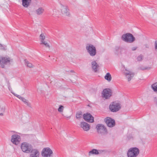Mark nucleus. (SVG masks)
Instances as JSON below:
<instances>
[{"label":"nucleus","mask_w":157,"mask_h":157,"mask_svg":"<svg viewBox=\"0 0 157 157\" xmlns=\"http://www.w3.org/2000/svg\"><path fill=\"white\" fill-rule=\"evenodd\" d=\"M103 97L107 99L109 98L112 95L111 90L109 88H106L103 90L102 92Z\"/></svg>","instance_id":"1a4fd4ad"},{"label":"nucleus","mask_w":157,"mask_h":157,"mask_svg":"<svg viewBox=\"0 0 157 157\" xmlns=\"http://www.w3.org/2000/svg\"><path fill=\"white\" fill-rule=\"evenodd\" d=\"M22 5L25 8L28 7L31 3V0H22Z\"/></svg>","instance_id":"f3484780"},{"label":"nucleus","mask_w":157,"mask_h":157,"mask_svg":"<svg viewBox=\"0 0 157 157\" xmlns=\"http://www.w3.org/2000/svg\"><path fill=\"white\" fill-rule=\"evenodd\" d=\"M44 10L42 8L40 7L36 10V12L38 15L41 14L44 12Z\"/></svg>","instance_id":"5701e85b"},{"label":"nucleus","mask_w":157,"mask_h":157,"mask_svg":"<svg viewBox=\"0 0 157 157\" xmlns=\"http://www.w3.org/2000/svg\"><path fill=\"white\" fill-rule=\"evenodd\" d=\"M5 107H2L0 108V112L3 113L5 112Z\"/></svg>","instance_id":"7c9ffc66"},{"label":"nucleus","mask_w":157,"mask_h":157,"mask_svg":"<svg viewBox=\"0 0 157 157\" xmlns=\"http://www.w3.org/2000/svg\"><path fill=\"white\" fill-rule=\"evenodd\" d=\"M151 67H144V68H141V69L142 70H149L151 69Z\"/></svg>","instance_id":"f704fd0d"},{"label":"nucleus","mask_w":157,"mask_h":157,"mask_svg":"<svg viewBox=\"0 0 157 157\" xmlns=\"http://www.w3.org/2000/svg\"><path fill=\"white\" fill-rule=\"evenodd\" d=\"M20 140V136L18 135H14L12 136L11 141L15 145H18L19 143Z\"/></svg>","instance_id":"f8f14e48"},{"label":"nucleus","mask_w":157,"mask_h":157,"mask_svg":"<svg viewBox=\"0 0 157 157\" xmlns=\"http://www.w3.org/2000/svg\"><path fill=\"white\" fill-rule=\"evenodd\" d=\"M91 64L93 69L94 70V72H97L98 71L97 68L99 67L98 65L95 61L92 62Z\"/></svg>","instance_id":"a211bd4d"},{"label":"nucleus","mask_w":157,"mask_h":157,"mask_svg":"<svg viewBox=\"0 0 157 157\" xmlns=\"http://www.w3.org/2000/svg\"><path fill=\"white\" fill-rule=\"evenodd\" d=\"M155 50L157 51V40L155 42Z\"/></svg>","instance_id":"473e14b6"},{"label":"nucleus","mask_w":157,"mask_h":157,"mask_svg":"<svg viewBox=\"0 0 157 157\" xmlns=\"http://www.w3.org/2000/svg\"><path fill=\"white\" fill-rule=\"evenodd\" d=\"M98 155V151L96 149H93L89 152V155H90L92 154Z\"/></svg>","instance_id":"6ab92c4d"},{"label":"nucleus","mask_w":157,"mask_h":157,"mask_svg":"<svg viewBox=\"0 0 157 157\" xmlns=\"http://www.w3.org/2000/svg\"><path fill=\"white\" fill-rule=\"evenodd\" d=\"M11 92L16 97H17V95H18L16 94H15L14 93H13V92Z\"/></svg>","instance_id":"4c0bfd02"},{"label":"nucleus","mask_w":157,"mask_h":157,"mask_svg":"<svg viewBox=\"0 0 157 157\" xmlns=\"http://www.w3.org/2000/svg\"><path fill=\"white\" fill-rule=\"evenodd\" d=\"M154 102L157 106V97H155L154 98Z\"/></svg>","instance_id":"c9c22d12"},{"label":"nucleus","mask_w":157,"mask_h":157,"mask_svg":"<svg viewBox=\"0 0 157 157\" xmlns=\"http://www.w3.org/2000/svg\"><path fill=\"white\" fill-rule=\"evenodd\" d=\"M25 65L27 67L30 68L32 67H33V65L31 63H29L26 59H25Z\"/></svg>","instance_id":"b1692460"},{"label":"nucleus","mask_w":157,"mask_h":157,"mask_svg":"<svg viewBox=\"0 0 157 157\" xmlns=\"http://www.w3.org/2000/svg\"><path fill=\"white\" fill-rule=\"evenodd\" d=\"M71 72H73V70H71Z\"/></svg>","instance_id":"37998d69"},{"label":"nucleus","mask_w":157,"mask_h":157,"mask_svg":"<svg viewBox=\"0 0 157 157\" xmlns=\"http://www.w3.org/2000/svg\"><path fill=\"white\" fill-rule=\"evenodd\" d=\"M7 85H8V89L10 91L11 90V86H10V83L9 82V81H8L7 82Z\"/></svg>","instance_id":"2f4dec72"},{"label":"nucleus","mask_w":157,"mask_h":157,"mask_svg":"<svg viewBox=\"0 0 157 157\" xmlns=\"http://www.w3.org/2000/svg\"><path fill=\"white\" fill-rule=\"evenodd\" d=\"M139 150L137 147L131 148L127 152V156L128 157H136L139 154Z\"/></svg>","instance_id":"f03ea898"},{"label":"nucleus","mask_w":157,"mask_h":157,"mask_svg":"<svg viewBox=\"0 0 157 157\" xmlns=\"http://www.w3.org/2000/svg\"><path fill=\"white\" fill-rule=\"evenodd\" d=\"M121 107L120 103L117 101H114L111 103L109 106V109L113 112H117Z\"/></svg>","instance_id":"7ed1b4c3"},{"label":"nucleus","mask_w":157,"mask_h":157,"mask_svg":"<svg viewBox=\"0 0 157 157\" xmlns=\"http://www.w3.org/2000/svg\"><path fill=\"white\" fill-rule=\"evenodd\" d=\"M25 98L21 97V98L20 99L22 101L23 98Z\"/></svg>","instance_id":"a19ab883"},{"label":"nucleus","mask_w":157,"mask_h":157,"mask_svg":"<svg viewBox=\"0 0 157 157\" xmlns=\"http://www.w3.org/2000/svg\"><path fill=\"white\" fill-rule=\"evenodd\" d=\"M82 113L81 111L77 112L76 114V117L77 119H79L82 118Z\"/></svg>","instance_id":"4be33fe9"},{"label":"nucleus","mask_w":157,"mask_h":157,"mask_svg":"<svg viewBox=\"0 0 157 157\" xmlns=\"http://www.w3.org/2000/svg\"><path fill=\"white\" fill-rule=\"evenodd\" d=\"M52 154V150L48 147L44 148L41 153V155L43 157H51Z\"/></svg>","instance_id":"423d86ee"},{"label":"nucleus","mask_w":157,"mask_h":157,"mask_svg":"<svg viewBox=\"0 0 157 157\" xmlns=\"http://www.w3.org/2000/svg\"><path fill=\"white\" fill-rule=\"evenodd\" d=\"M40 44H44L46 47H48V48H49L50 46L49 44L47 43V42H45V41H42L40 43Z\"/></svg>","instance_id":"bb28decb"},{"label":"nucleus","mask_w":157,"mask_h":157,"mask_svg":"<svg viewBox=\"0 0 157 157\" xmlns=\"http://www.w3.org/2000/svg\"><path fill=\"white\" fill-rule=\"evenodd\" d=\"M13 62V59H11L9 57H2L1 59V63H2L5 65H9L10 63H12Z\"/></svg>","instance_id":"9d476101"},{"label":"nucleus","mask_w":157,"mask_h":157,"mask_svg":"<svg viewBox=\"0 0 157 157\" xmlns=\"http://www.w3.org/2000/svg\"><path fill=\"white\" fill-rule=\"evenodd\" d=\"M98 152L99 153V154L101 153L102 152H105L106 151L105 150H98Z\"/></svg>","instance_id":"72a5a7b5"},{"label":"nucleus","mask_w":157,"mask_h":157,"mask_svg":"<svg viewBox=\"0 0 157 157\" xmlns=\"http://www.w3.org/2000/svg\"><path fill=\"white\" fill-rule=\"evenodd\" d=\"M96 128L98 130V132L100 134H106L107 133V130L103 124H98L96 126Z\"/></svg>","instance_id":"0eeeda50"},{"label":"nucleus","mask_w":157,"mask_h":157,"mask_svg":"<svg viewBox=\"0 0 157 157\" xmlns=\"http://www.w3.org/2000/svg\"><path fill=\"white\" fill-rule=\"evenodd\" d=\"M87 52L91 56H94L97 53L95 47L92 44H87L86 47Z\"/></svg>","instance_id":"20e7f679"},{"label":"nucleus","mask_w":157,"mask_h":157,"mask_svg":"<svg viewBox=\"0 0 157 157\" xmlns=\"http://www.w3.org/2000/svg\"><path fill=\"white\" fill-rule=\"evenodd\" d=\"M137 47H133L131 49H132V51H135L137 49Z\"/></svg>","instance_id":"e433bc0d"},{"label":"nucleus","mask_w":157,"mask_h":157,"mask_svg":"<svg viewBox=\"0 0 157 157\" xmlns=\"http://www.w3.org/2000/svg\"><path fill=\"white\" fill-rule=\"evenodd\" d=\"M17 97L18 98H19V99H20L21 98V96H20V95H17Z\"/></svg>","instance_id":"58836bf2"},{"label":"nucleus","mask_w":157,"mask_h":157,"mask_svg":"<svg viewBox=\"0 0 157 157\" xmlns=\"http://www.w3.org/2000/svg\"><path fill=\"white\" fill-rule=\"evenodd\" d=\"M121 38L124 41L129 43H132L135 40V38L132 34L129 33L123 34Z\"/></svg>","instance_id":"f257e3e1"},{"label":"nucleus","mask_w":157,"mask_h":157,"mask_svg":"<svg viewBox=\"0 0 157 157\" xmlns=\"http://www.w3.org/2000/svg\"><path fill=\"white\" fill-rule=\"evenodd\" d=\"M45 36L43 33H41L40 36V39L41 40V42L42 41H44V40L45 39Z\"/></svg>","instance_id":"cd10ccee"},{"label":"nucleus","mask_w":157,"mask_h":157,"mask_svg":"<svg viewBox=\"0 0 157 157\" xmlns=\"http://www.w3.org/2000/svg\"><path fill=\"white\" fill-rule=\"evenodd\" d=\"M122 66L124 67V68L125 69V71L124 72L125 75L126 76H127L128 75H129L128 76H127V78L128 79V81H129L131 80L132 78L133 77L134 75V73H132L130 71L128 70L126 68H125L124 65H122Z\"/></svg>","instance_id":"ddd939ff"},{"label":"nucleus","mask_w":157,"mask_h":157,"mask_svg":"<svg viewBox=\"0 0 157 157\" xmlns=\"http://www.w3.org/2000/svg\"><path fill=\"white\" fill-rule=\"evenodd\" d=\"M63 108L64 107L63 105H60L58 109V111L59 112H63Z\"/></svg>","instance_id":"c85d7f7f"},{"label":"nucleus","mask_w":157,"mask_h":157,"mask_svg":"<svg viewBox=\"0 0 157 157\" xmlns=\"http://www.w3.org/2000/svg\"><path fill=\"white\" fill-rule=\"evenodd\" d=\"M80 126L83 128L84 130L85 131H88L90 129V125L85 122H81Z\"/></svg>","instance_id":"2eb2a0df"},{"label":"nucleus","mask_w":157,"mask_h":157,"mask_svg":"<svg viewBox=\"0 0 157 157\" xmlns=\"http://www.w3.org/2000/svg\"><path fill=\"white\" fill-rule=\"evenodd\" d=\"M143 56L142 55H140L137 57V59L138 61H141L142 60Z\"/></svg>","instance_id":"c756f323"},{"label":"nucleus","mask_w":157,"mask_h":157,"mask_svg":"<svg viewBox=\"0 0 157 157\" xmlns=\"http://www.w3.org/2000/svg\"><path fill=\"white\" fill-rule=\"evenodd\" d=\"M61 12L62 13L66 16H68L70 15L68 7L67 6H64L61 4Z\"/></svg>","instance_id":"4468645a"},{"label":"nucleus","mask_w":157,"mask_h":157,"mask_svg":"<svg viewBox=\"0 0 157 157\" xmlns=\"http://www.w3.org/2000/svg\"><path fill=\"white\" fill-rule=\"evenodd\" d=\"M151 87L155 92H157V82L152 84Z\"/></svg>","instance_id":"412c9836"},{"label":"nucleus","mask_w":157,"mask_h":157,"mask_svg":"<svg viewBox=\"0 0 157 157\" xmlns=\"http://www.w3.org/2000/svg\"><path fill=\"white\" fill-rule=\"evenodd\" d=\"M1 66L3 68H4V66L3 65H1Z\"/></svg>","instance_id":"79ce46f5"},{"label":"nucleus","mask_w":157,"mask_h":157,"mask_svg":"<svg viewBox=\"0 0 157 157\" xmlns=\"http://www.w3.org/2000/svg\"><path fill=\"white\" fill-rule=\"evenodd\" d=\"M105 78L109 82L112 79V77L110 74L109 73H107L105 76Z\"/></svg>","instance_id":"aec40b11"},{"label":"nucleus","mask_w":157,"mask_h":157,"mask_svg":"<svg viewBox=\"0 0 157 157\" xmlns=\"http://www.w3.org/2000/svg\"><path fill=\"white\" fill-rule=\"evenodd\" d=\"M104 121L107 126L109 127H112L115 125V121L112 118L107 117L104 119Z\"/></svg>","instance_id":"6e6552de"},{"label":"nucleus","mask_w":157,"mask_h":157,"mask_svg":"<svg viewBox=\"0 0 157 157\" xmlns=\"http://www.w3.org/2000/svg\"><path fill=\"white\" fill-rule=\"evenodd\" d=\"M0 49L3 50H6V46L0 44Z\"/></svg>","instance_id":"a878e982"},{"label":"nucleus","mask_w":157,"mask_h":157,"mask_svg":"<svg viewBox=\"0 0 157 157\" xmlns=\"http://www.w3.org/2000/svg\"><path fill=\"white\" fill-rule=\"evenodd\" d=\"M30 153L31 154L30 155V157H39V151L37 150L33 149L32 148Z\"/></svg>","instance_id":"dca6fc26"},{"label":"nucleus","mask_w":157,"mask_h":157,"mask_svg":"<svg viewBox=\"0 0 157 157\" xmlns=\"http://www.w3.org/2000/svg\"><path fill=\"white\" fill-rule=\"evenodd\" d=\"M25 104L27 105L29 107H31V104L30 103H29L28 100L25 99V98H23L22 101Z\"/></svg>","instance_id":"393cba45"},{"label":"nucleus","mask_w":157,"mask_h":157,"mask_svg":"<svg viewBox=\"0 0 157 157\" xmlns=\"http://www.w3.org/2000/svg\"><path fill=\"white\" fill-rule=\"evenodd\" d=\"M83 118L87 122L93 123L94 121V117L90 113H88L83 114Z\"/></svg>","instance_id":"9b49d317"},{"label":"nucleus","mask_w":157,"mask_h":157,"mask_svg":"<svg viewBox=\"0 0 157 157\" xmlns=\"http://www.w3.org/2000/svg\"><path fill=\"white\" fill-rule=\"evenodd\" d=\"M3 115L2 113V112L1 113H0V116H3Z\"/></svg>","instance_id":"ea45409f"},{"label":"nucleus","mask_w":157,"mask_h":157,"mask_svg":"<svg viewBox=\"0 0 157 157\" xmlns=\"http://www.w3.org/2000/svg\"><path fill=\"white\" fill-rule=\"evenodd\" d=\"M21 147L23 151L27 153H30L33 148L31 144L26 142L23 143Z\"/></svg>","instance_id":"39448f33"}]
</instances>
